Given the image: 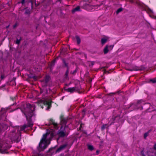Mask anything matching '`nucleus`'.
<instances>
[{"instance_id":"nucleus-27","label":"nucleus","mask_w":156,"mask_h":156,"mask_svg":"<svg viewBox=\"0 0 156 156\" xmlns=\"http://www.w3.org/2000/svg\"><path fill=\"white\" fill-rule=\"evenodd\" d=\"M106 126V124L103 125L101 128V130H104Z\"/></svg>"},{"instance_id":"nucleus-53","label":"nucleus","mask_w":156,"mask_h":156,"mask_svg":"<svg viewBox=\"0 0 156 156\" xmlns=\"http://www.w3.org/2000/svg\"><path fill=\"white\" fill-rule=\"evenodd\" d=\"M98 138H100V137L99 136H98Z\"/></svg>"},{"instance_id":"nucleus-36","label":"nucleus","mask_w":156,"mask_h":156,"mask_svg":"<svg viewBox=\"0 0 156 156\" xmlns=\"http://www.w3.org/2000/svg\"><path fill=\"white\" fill-rule=\"evenodd\" d=\"M142 102V100H138L137 101V103L139 104Z\"/></svg>"},{"instance_id":"nucleus-32","label":"nucleus","mask_w":156,"mask_h":156,"mask_svg":"<svg viewBox=\"0 0 156 156\" xmlns=\"http://www.w3.org/2000/svg\"><path fill=\"white\" fill-rule=\"evenodd\" d=\"M147 12L149 13H152L153 12L152 11L150 8H148L147 9Z\"/></svg>"},{"instance_id":"nucleus-14","label":"nucleus","mask_w":156,"mask_h":156,"mask_svg":"<svg viewBox=\"0 0 156 156\" xmlns=\"http://www.w3.org/2000/svg\"><path fill=\"white\" fill-rule=\"evenodd\" d=\"M121 92L120 90H119L115 92L110 93L107 94V95L109 96H112L115 94H119Z\"/></svg>"},{"instance_id":"nucleus-18","label":"nucleus","mask_w":156,"mask_h":156,"mask_svg":"<svg viewBox=\"0 0 156 156\" xmlns=\"http://www.w3.org/2000/svg\"><path fill=\"white\" fill-rule=\"evenodd\" d=\"M87 146L88 149L90 151H92L94 150V147L93 146L91 145H87Z\"/></svg>"},{"instance_id":"nucleus-43","label":"nucleus","mask_w":156,"mask_h":156,"mask_svg":"<svg viewBox=\"0 0 156 156\" xmlns=\"http://www.w3.org/2000/svg\"><path fill=\"white\" fill-rule=\"evenodd\" d=\"M9 26H10V25H8V26H6V29H8V28H9Z\"/></svg>"},{"instance_id":"nucleus-31","label":"nucleus","mask_w":156,"mask_h":156,"mask_svg":"<svg viewBox=\"0 0 156 156\" xmlns=\"http://www.w3.org/2000/svg\"><path fill=\"white\" fill-rule=\"evenodd\" d=\"M55 148L51 147L47 151V153L50 152L53 149H54Z\"/></svg>"},{"instance_id":"nucleus-52","label":"nucleus","mask_w":156,"mask_h":156,"mask_svg":"<svg viewBox=\"0 0 156 156\" xmlns=\"http://www.w3.org/2000/svg\"><path fill=\"white\" fill-rule=\"evenodd\" d=\"M41 108H43V107L42 106V107H41Z\"/></svg>"},{"instance_id":"nucleus-25","label":"nucleus","mask_w":156,"mask_h":156,"mask_svg":"<svg viewBox=\"0 0 156 156\" xmlns=\"http://www.w3.org/2000/svg\"><path fill=\"white\" fill-rule=\"evenodd\" d=\"M77 69L76 68V69H75V70L73 71H71V72H70V73L71 74H72L73 75H75L76 72H77Z\"/></svg>"},{"instance_id":"nucleus-3","label":"nucleus","mask_w":156,"mask_h":156,"mask_svg":"<svg viewBox=\"0 0 156 156\" xmlns=\"http://www.w3.org/2000/svg\"><path fill=\"white\" fill-rule=\"evenodd\" d=\"M50 142H45L42 141H40L38 146L37 147V149L39 152L44 151L48 147Z\"/></svg>"},{"instance_id":"nucleus-11","label":"nucleus","mask_w":156,"mask_h":156,"mask_svg":"<svg viewBox=\"0 0 156 156\" xmlns=\"http://www.w3.org/2000/svg\"><path fill=\"white\" fill-rule=\"evenodd\" d=\"M147 154L148 156H156L155 152L152 148H150L147 152Z\"/></svg>"},{"instance_id":"nucleus-54","label":"nucleus","mask_w":156,"mask_h":156,"mask_svg":"<svg viewBox=\"0 0 156 156\" xmlns=\"http://www.w3.org/2000/svg\"><path fill=\"white\" fill-rule=\"evenodd\" d=\"M155 18L156 19V16H155Z\"/></svg>"},{"instance_id":"nucleus-24","label":"nucleus","mask_w":156,"mask_h":156,"mask_svg":"<svg viewBox=\"0 0 156 156\" xmlns=\"http://www.w3.org/2000/svg\"><path fill=\"white\" fill-rule=\"evenodd\" d=\"M20 137L19 136H17V138L15 139V141L16 142L18 143L20 141Z\"/></svg>"},{"instance_id":"nucleus-15","label":"nucleus","mask_w":156,"mask_h":156,"mask_svg":"<svg viewBox=\"0 0 156 156\" xmlns=\"http://www.w3.org/2000/svg\"><path fill=\"white\" fill-rule=\"evenodd\" d=\"M80 11V7L79 6H77L76 7L74 8L72 10V13H74L75 12Z\"/></svg>"},{"instance_id":"nucleus-16","label":"nucleus","mask_w":156,"mask_h":156,"mask_svg":"<svg viewBox=\"0 0 156 156\" xmlns=\"http://www.w3.org/2000/svg\"><path fill=\"white\" fill-rule=\"evenodd\" d=\"M108 40V38H102L101 39V41L102 44L103 45L105 44Z\"/></svg>"},{"instance_id":"nucleus-22","label":"nucleus","mask_w":156,"mask_h":156,"mask_svg":"<svg viewBox=\"0 0 156 156\" xmlns=\"http://www.w3.org/2000/svg\"><path fill=\"white\" fill-rule=\"evenodd\" d=\"M62 62L63 64L66 67H67V69L68 68H69L68 66V64L66 62L65 60L64 59H62Z\"/></svg>"},{"instance_id":"nucleus-20","label":"nucleus","mask_w":156,"mask_h":156,"mask_svg":"<svg viewBox=\"0 0 156 156\" xmlns=\"http://www.w3.org/2000/svg\"><path fill=\"white\" fill-rule=\"evenodd\" d=\"M22 39L21 37H20V38L19 39H18L17 38H16V44L18 45L19 44L20 42L22 40Z\"/></svg>"},{"instance_id":"nucleus-28","label":"nucleus","mask_w":156,"mask_h":156,"mask_svg":"<svg viewBox=\"0 0 156 156\" xmlns=\"http://www.w3.org/2000/svg\"><path fill=\"white\" fill-rule=\"evenodd\" d=\"M148 134H149V132H147L145 133L144 134V138L145 139L146 138V137L147 136H148Z\"/></svg>"},{"instance_id":"nucleus-33","label":"nucleus","mask_w":156,"mask_h":156,"mask_svg":"<svg viewBox=\"0 0 156 156\" xmlns=\"http://www.w3.org/2000/svg\"><path fill=\"white\" fill-rule=\"evenodd\" d=\"M34 156H44V155L42 154L37 153Z\"/></svg>"},{"instance_id":"nucleus-1","label":"nucleus","mask_w":156,"mask_h":156,"mask_svg":"<svg viewBox=\"0 0 156 156\" xmlns=\"http://www.w3.org/2000/svg\"><path fill=\"white\" fill-rule=\"evenodd\" d=\"M34 108L29 103H26L23 109H21V111L25 115L27 122V124H24L20 127V130L23 131L27 127H32L33 123L31 118L33 116L34 111Z\"/></svg>"},{"instance_id":"nucleus-17","label":"nucleus","mask_w":156,"mask_h":156,"mask_svg":"<svg viewBox=\"0 0 156 156\" xmlns=\"http://www.w3.org/2000/svg\"><path fill=\"white\" fill-rule=\"evenodd\" d=\"M108 45H106L104 49V54H106L108 53Z\"/></svg>"},{"instance_id":"nucleus-44","label":"nucleus","mask_w":156,"mask_h":156,"mask_svg":"<svg viewBox=\"0 0 156 156\" xmlns=\"http://www.w3.org/2000/svg\"><path fill=\"white\" fill-rule=\"evenodd\" d=\"M31 7H32V8H33V2L31 1Z\"/></svg>"},{"instance_id":"nucleus-23","label":"nucleus","mask_w":156,"mask_h":156,"mask_svg":"<svg viewBox=\"0 0 156 156\" xmlns=\"http://www.w3.org/2000/svg\"><path fill=\"white\" fill-rule=\"evenodd\" d=\"M123 9L122 8H120L118 9L116 11V13L117 14H118L119 13L122 11Z\"/></svg>"},{"instance_id":"nucleus-40","label":"nucleus","mask_w":156,"mask_h":156,"mask_svg":"<svg viewBox=\"0 0 156 156\" xmlns=\"http://www.w3.org/2000/svg\"><path fill=\"white\" fill-rule=\"evenodd\" d=\"M17 26V24L16 23H15L14 25H13V28H15Z\"/></svg>"},{"instance_id":"nucleus-29","label":"nucleus","mask_w":156,"mask_h":156,"mask_svg":"<svg viewBox=\"0 0 156 156\" xmlns=\"http://www.w3.org/2000/svg\"><path fill=\"white\" fill-rule=\"evenodd\" d=\"M150 81L154 83H156V79H151L150 80Z\"/></svg>"},{"instance_id":"nucleus-45","label":"nucleus","mask_w":156,"mask_h":156,"mask_svg":"<svg viewBox=\"0 0 156 156\" xmlns=\"http://www.w3.org/2000/svg\"><path fill=\"white\" fill-rule=\"evenodd\" d=\"M62 0H57V2H60V3H61Z\"/></svg>"},{"instance_id":"nucleus-7","label":"nucleus","mask_w":156,"mask_h":156,"mask_svg":"<svg viewBox=\"0 0 156 156\" xmlns=\"http://www.w3.org/2000/svg\"><path fill=\"white\" fill-rule=\"evenodd\" d=\"M65 90L68 92H69L70 93H73L74 92H76L78 91V89L76 87H69L67 89H65Z\"/></svg>"},{"instance_id":"nucleus-13","label":"nucleus","mask_w":156,"mask_h":156,"mask_svg":"<svg viewBox=\"0 0 156 156\" xmlns=\"http://www.w3.org/2000/svg\"><path fill=\"white\" fill-rule=\"evenodd\" d=\"M67 146V144H64L61 145L60 147L57 149L56 152L57 153L60 151L61 150L64 149Z\"/></svg>"},{"instance_id":"nucleus-19","label":"nucleus","mask_w":156,"mask_h":156,"mask_svg":"<svg viewBox=\"0 0 156 156\" xmlns=\"http://www.w3.org/2000/svg\"><path fill=\"white\" fill-rule=\"evenodd\" d=\"M75 37L76 40L77 44H79L81 42L80 37L78 36H76Z\"/></svg>"},{"instance_id":"nucleus-9","label":"nucleus","mask_w":156,"mask_h":156,"mask_svg":"<svg viewBox=\"0 0 156 156\" xmlns=\"http://www.w3.org/2000/svg\"><path fill=\"white\" fill-rule=\"evenodd\" d=\"M120 118L119 116H113L110 120V125L114 123L115 122H118L120 119Z\"/></svg>"},{"instance_id":"nucleus-37","label":"nucleus","mask_w":156,"mask_h":156,"mask_svg":"<svg viewBox=\"0 0 156 156\" xmlns=\"http://www.w3.org/2000/svg\"><path fill=\"white\" fill-rule=\"evenodd\" d=\"M153 149V150H156V143L154 145Z\"/></svg>"},{"instance_id":"nucleus-30","label":"nucleus","mask_w":156,"mask_h":156,"mask_svg":"<svg viewBox=\"0 0 156 156\" xmlns=\"http://www.w3.org/2000/svg\"><path fill=\"white\" fill-rule=\"evenodd\" d=\"M94 64V62L93 61L90 62V63L89 64V66H93Z\"/></svg>"},{"instance_id":"nucleus-50","label":"nucleus","mask_w":156,"mask_h":156,"mask_svg":"<svg viewBox=\"0 0 156 156\" xmlns=\"http://www.w3.org/2000/svg\"><path fill=\"white\" fill-rule=\"evenodd\" d=\"M81 127H82V125H81V124L80 126V129Z\"/></svg>"},{"instance_id":"nucleus-46","label":"nucleus","mask_w":156,"mask_h":156,"mask_svg":"<svg viewBox=\"0 0 156 156\" xmlns=\"http://www.w3.org/2000/svg\"><path fill=\"white\" fill-rule=\"evenodd\" d=\"M142 152H143V151H142V152H141V154H142V155L143 156H145V155H144L143 154H142Z\"/></svg>"},{"instance_id":"nucleus-41","label":"nucleus","mask_w":156,"mask_h":156,"mask_svg":"<svg viewBox=\"0 0 156 156\" xmlns=\"http://www.w3.org/2000/svg\"><path fill=\"white\" fill-rule=\"evenodd\" d=\"M4 78V76L3 75H1V78L2 79Z\"/></svg>"},{"instance_id":"nucleus-21","label":"nucleus","mask_w":156,"mask_h":156,"mask_svg":"<svg viewBox=\"0 0 156 156\" xmlns=\"http://www.w3.org/2000/svg\"><path fill=\"white\" fill-rule=\"evenodd\" d=\"M69 73V68H68L67 70L65 73V76L66 79H67L68 78V74Z\"/></svg>"},{"instance_id":"nucleus-5","label":"nucleus","mask_w":156,"mask_h":156,"mask_svg":"<svg viewBox=\"0 0 156 156\" xmlns=\"http://www.w3.org/2000/svg\"><path fill=\"white\" fill-rule=\"evenodd\" d=\"M62 127V126H61L60 129L58 132L57 134L59 137H64L65 136H67L68 135V133H66L63 130H61Z\"/></svg>"},{"instance_id":"nucleus-2","label":"nucleus","mask_w":156,"mask_h":156,"mask_svg":"<svg viewBox=\"0 0 156 156\" xmlns=\"http://www.w3.org/2000/svg\"><path fill=\"white\" fill-rule=\"evenodd\" d=\"M104 1L101 2V3L99 5H92L90 4H84L82 6V8L89 11H93L97 8L98 7H100L103 4Z\"/></svg>"},{"instance_id":"nucleus-34","label":"nucleus","mask_w":156,"mask_h":156,"mask_svg":"<svg viewBox=\"0 0 156 156\" xmlns=\"http://www.w3.org/2000/svg\"><path fill=\"white\" fill-rule=\"evenodd\" d=\"M16 97H11L10 98L11 100L12 101H14L16 99Z\"/></svg>"},{"instance_id":"nucleus-48","label":"nucleus","mask_w":156,"mask_h":156,"mask_svg":"<svg viewBox=\"0 0 156 156\" xmlns=\"http://www.w3.org/2000/svg\"><path fill=\"white\" fill-rule=\"evenodd\" d=\"M105 67H106L105 66H104V67H102L101 68L105 69Z\"/></svg>"},{"instance_id":"nucleus-4","label":"nucleus","mask_w":156,"mask_h":156,"mask_svg":"<svg viewBox=\"0 0 156 156\" xmlns=\"http://www.w3.org/2000/svg\"><path fill=\"white\" fill-rule=\"evenodd\" d=\"M60 119L62 126H65L64 127V129L65 130L66 127V125L68 120V118L67 117H64L63 115L61 114L60 116Z\"/></svg>"},{"instance_id":"nucleus-38","label":"nucleus","mask_w":156,"mask_h":156,"mask_svg":"<svg viewBox=\"0 0 156 156\" xmlns=\"http://www.w3.org/2000/svg\"><path fill=\"white\" fill-rule=\"evenodd\" d=\"M25 0H22L21 3L22 4V5H23L25 3Z\"/></svg>"},{"instance_id":"nucleus-35","label":"nucleus","mask_w":156,"mask_h":156,"mask_svg":"<svg viewBox=\"0 0 156 156\" xmlns=\"http://www.w3.org/2000/svg\"><path fill=\"white\" fill-rule=\"evenodd\" d=\"M108 46L109 48L112 49L114 47V45H110L109 46Z\"/></svg>"},{"instance_id":"nucleus-39","label":"nucleus","mask_w":156,"mask_h":156,"mask_svg":"<svg viewBox=\"0 0 156 156\" xmlns=\"http://www.w3.org/2000/svg\"><path fill=\"white\" fill-rule=\"evenodd\" d=\"M12 83L13 85L14 84L13 83H15V85H16V83H15L14 81H10V83Z\"/></svg>"},{"instance_id":"nucleus-51","label":"nucleus","mask_w":156,"mask_h":156,"mask_svg":"<svg viewBox=\"0 0 156 156\" xmlns=\"http://www.w3.org/2000/svg\"><path fill=\"white\" fill-rule=\"evenodd\" d=\"M51 136H54V135H53V133H51Z\"/></svg>"},{"instance_id":"nucleus-55","label":"nucleus","mask_w":156,"mask_h":156,"mask_svg":"<svg viewBox=\"0 0 156 156\" xmlns=\"http://www.w3.org/2000/svg\"><path fill=\"white\" fill-rule=\"evenodd\" d=\"M154 111H156V109Z\"/></svg>"},{"instance_id":"nucleus-10","label":"nucleus","mask_w":156,"mask_h":156,"mask_svg":"<svg viewBox=\"0 0 156 156\" xmlns=\"http://www.w3.org/2000/svg\"><path fill=\"white\" fill-rule=\"evenodd\" d=\"M50 79V77L49 75L46 76L44 80H43L44 82V84L43 85V87H46L47 86V84L49 81Z\"/></svg>"},{"instance_id":"nucleus-12","label":"nucleus","mask_w":156,"mask_h":156,"mask_svg":"<svg viewBox=\"0 0 156 156\" xmlns=\"http://www.w3.org/2000/svg\"><path fill=\"white\" fill-rule=\"evenodd\" d=\"M48 134V133H46L44 134L43 135L42 138L40 140V141H42L45 142H48L47 140V135Z\"/></svg>"},{"instance_id":"nucleus-42","label":"nucleus","mask_w":156,"mask_h":156,"mask_svg":"<svg viewBox=\"0 0 156 156\" xmlns=\"http://www.w3.org/2000/svg\"><path fill=\"white\" fill-rule=\"evenodd\" d=\"M99 152V151L98 150H97L96 151V153L97 154H98Z\"/></svg>"},{"instance_id":"nucleus-47","label":"nucleus","mask_w":156,"mask_h":156,"mask_svg":"<svg viewBox=\"0 0 156 156\" xmlns=\"http://www.w3.org/2000/svg\"><path fill=\"white\" fill-rule=\"evenodd\" d=\"M26 13L27 14H28L29 13V12L27 11H26Z\"/></svg>"},{"instance_id":"nucleus-6","label":"nucleus","mask_w":156,"mask_h":156,"mask_svg":"<svg viewBox=\"0 0 156 156\" xmlns=\"http://www.w3.org/2000/svg\"><path fill=\"white\" fill-rule=\"evenodd\" d=\"M52 102V101L51 100H45L43 101L44 105L46 107V110H48L51 108Z\"/></svg>"},{"instance_id":"nucleus-49","label":"nucleus","mask_w":156,"mask_h":156,"mask_svg":"<svg viewBox=\"0 0 156 156\" xmlns=\"http://www.w3.org/2000/svg\"><path fill=\"white\" fill-rule=\"evenodd\" d=\"M2 44V42H0V46Z\"/></svg>"},{"instance_id":"nucleus-26","label":"nucleus","mask_w":156,"mask_h":156,"mask_svg":"<svg viewBox=\"0 0 156 156\" xmlns=\"http://www.w3.org/2000/svg\"><path fill=\"white\" fill-rule=\"evenodd\" d=\"M55 60H53L52 62L51 63V64H50V69H51V67H52V66H54V64H55Z\"/></svg>"},{"instance_id":"nucleus-8","label":"nucleus","mask_w":156,"mask_h":156,"mask_svg":"<svg viewBox=\"0 0 156 156\" xmlns=\"http://www.w3.org/2000/svg\"><path fill=\"white\" fill-rule=\"evenodd\" d=\"M49 122L48 126H50L52 125L53 126L54 128L55 129H58V124L57 123L55 122V120L52 119H50L49 120Z\"/></svg>"}]
</instances>
